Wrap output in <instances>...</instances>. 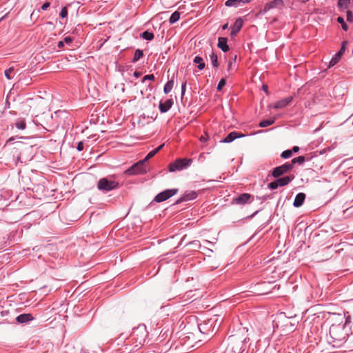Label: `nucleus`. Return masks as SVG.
<instances>
[{"instance_id": "obj_1", "label": "nucleus", "mask_w": 353, "mask_h": 353, "mask_svg": "<svg viewBox=\"0 0 353 353\" xmlns=\"http://www.w3.org/2000/svg\"><path fill=\"white\" fill-rule=\"evenodd\" d=\"M245 332H248V330L243 327L236 334L230 336L228 338V350L232 353H243L247 348V343L250 341V338L245 334Z\"/></svg>"}, {"instance_id": "obj_2", "label": "nucleus", "mask_w": 353, "mask_h": 353, "mask_svg": "<svg viewBox=\"0 0 353 353\" xmlns=\"http://www.w3.org/2000/svg\"><path fill=\"white\" fill-rule=\"evenodd\" d=\"M345 325L340 324H332L329 330L327 341L333 347H339L345 341L347 334L344 331Z\"/></svg>"}, {"instance_id": "obj_3", "label": "nucleus", "mask_w": 353, "mask_h": 353, "mask_svg": "<svg viewBox=\"0 0 353 353\" xmlns=\"http://www.w3.org/2000/svg\"><path fill=\"white\" fill-rule=\"evenodd\" d=\"M112 177H114V176L100 179L97 183L98 190L103 192H110L119 188V183L117 181L112 180L111 179Z\"/></svg>"}, {"instance_id": "obj_4", "label": "nucleus", "mask_w": 353, "mask_h": 353, "mask_svg": "<svg viewBox=\"0 0 353 353\" xmlns=\"http://www.w3.org/2000/svg\"><path fill=\"white\" fill-rule=\"evenodd\" d=\"M148 334V332L146 330L145 325L141 324L133 329L130 337L132 338V340L135 341V343L139 345H142L144 343Z\"/></svg>"}, {"instance_id": "obj_5", "label": "nucleus", "mask_w": 353, "mask_h": 353, "mask_svg": "<svg viewBox=\"0 0 353 353\" xmlns=\"http://www.w3.org/2000/svg\"><path fill=\"white\" fill-rule=\"evenodd\" d=\"M192 163V159H176L174 162L168 165V170L171 172L180 171L188 168Z\"/></svg>"}, {"instance_id": "obj_6", "label": "nucleus", "mask_w": 353, "mask_h": 353, "mask_svg": "<svg viewBox=\"0 0 353 353\" xmlns=\"http://www.w3.org/2000/svg\"><path fill=\"white\" fill-rule=\"evenodd\" d=\"M144 164L145 163L141 160H140L136 163H134L128 169H127L125 171V174L129 176L144 174L147 172Z\"/></svg>"}, {"instance_id": "obj_7", "label": "nucleus", "mask_w": 353, "mask_h": 353, "mask_svg": "<svg viewBox=\"0 0 353 353\" xmlns=\"http://www.w3.org/2000/svg\"><path fill=\"white\" fill-rule=\"evenodd\" d=\"M292 170V164H290L289 162H286L281 165L274 168L272 170L271 174L274 178H279L281 176L283 175L284 174L289 172Z\"/></svg>"}, {"instance_id": "obj_8", "label": "nucleus", "mask_w": 353, "mask_h": 353, "mask_svg": "<svg viewBox=\"0 0 353 353\" xmlns=\"http://www.w3.org/2000/svg\"><path fill=\"white\" fill-rule=\"evenodd\" d=\"M177 188L167 189L164 191L159 193L154 199V201L157 203H161L165 201L175 195L178 192Z\"/></svg>"}, {"instance_id": "obj_9", "label": "nucleus", "mask_w": 353, "mask_h": 353, "mask_svg": "<svg viewBox=\"0 0 353 353\" xmlns=\"http://www.w3.org/2000/svg\"><path fill=\"white\" fill-rule=\"evenodd\" d=\"M254 200V196L249 193H243L232 199V203L236 205H245L250 203Z\"/></svg>"}, {"instance_id": "obj_10", "label": "nucleus", "mask_w": 353, "mask_h": 353, "mask_svg": "<svg viewBox=\"0 0 353 353\" xmlns=\"http://www.w3.org/2000/svg\"><path fill=\"white\" fill-rule=\"evenodd\" d=\"M284 6V2L283 0H273L266 3L263 8L265 12L274 8L281 9Z\"/></svg>"}, {"instance_id": "obj_11", "label": "nucleus", "mask_w": 353, "mask_h": 353, "mask_svg": "<svg viewBox=\"0 0 353 353\" xmlns=\"http://www.w3.org/2000/svg\"><path fill=\"white\" fill-rule=\"evenodd\" d=\"M198 194L195 191H186L184 194L176 201L174 204L178 205L184 201L194 200L197 197Z\"/></svg>"}, {"instance_id": "obj_12", "label": "nucleus", "mask_w": 353, "mask_h": 353, "mask_svg": "<svg viewBox=\"0 0 353 353\" xmlns=\"http://www.w3.org/2000/svg\"><path fill=\"white\" fill-rule=\"evenodd\" d=\"M243 25V21L241 17L236 19L234 25L231 27L230 36L234 37L236 36L238 32L241 30Z\"/></svg>"}, {"instance_id": "obj_13", "label": "nucleus", "mask_w": 353, "mask_h": 353, "mask_svg": "<svg viewBox=\"0 0 353 353\" xmlns=\"http://www.w3.org/2000/svg\"><path fill=\"white\" fill-rule=\"evenodd\" d=\"M245 136V135L244 134L241 133V132H238L234 131V132H230L227 135V137L225 138H224L223 139L221 140L220 142L221 143H228L232 142L236 139L241 138V137H243Z\"/></svg>"}, {"instance_id": "obj_14", "label": "nucleus", "mask_w": 353, "mask_h": 353, "mask_svg": "<svg viewBox=\"0 0 353 353\" xmlns=\"http://www.w3.org/2000/svg\"><path fill=\"white\" fill-rule=\"evenodd\" d=\"M212 325V323L210 320L206 321H203V323H201L198 325V328L199 331L204 334H209L210 332H212L211 330V327Z\"/></svg>"}, {"instance_id": "obj_15", "label": "nucleus", "mask_w": 353, "mask_h": 353, "mask_svg": "<svg viewBox=\"0 0 353 353\" xmlns=\"http://www.w3.org/2000/svg\"><path fill=\"white\" fill-rule=\"evenodd\" d=\"M251 1V0H227L225 2V6L226 7H234L237 8L239 6H244L246 3H248Z\"/></svg>"}, {"instance_id": "obj_16", "label": "nucleus", "mask_w": 353, "mask_h": 353, "mask_svg": "<svg viewBox=\"0 0 353 353\" xmlns=\"http://www.w3.org/2000/svg\"><path fill=\"white\" fill-rule=\"evenodd\" d=\"M292 97H288L284 98L272 105V108L274 109H281L288 105L292 101Z\"/></svg>"}, {"instance_id": "obj_17", "label": "nucleus", "mask_w": 353, "mask_h": 353, "mask_svg": "<svg viewBox=\"0 0 353 353\" xmlns=\"http://www.w3.org/2000/svg\"><path fill=\"white\" fill-rule=\"evenodd\" d=\"M294 179V175L285 176L276 178V181L279 187L285 186L289 184Z\"/></svg>"}, {"instance_id": "obj_18", "label": "nucleus", "mask_w": 353, "mask_h": 353, "mask_svg": "<svg viewBox=\"0 0 353 353\" xmlns=\"http://www.w3.org/2000/svg\"><path fill=\"white\" fill-rule=\"evenodd\" d=\"M217 47L224 52H228L230 50L228 44V38L223 37H219Z\"/></svg>"}, {"instance_id": "obj_19", "label": "nucleus", "mask_w": 353, "mask_h": 353, "mask_svg": "<svg viewBox=\"0 0 353 353\" xmlns=\"http://www.w3.org/2000/svg\"><path fill=\"white\" fill-rule=\"evenodd\" d=\"M173 101L172 99H167L165 102H160L159 110L161 113L167 112L172 106Z\"/></svg>"}, {"instance_id": "obj_20", "label": "nucleus", "mask_w": 353, "mask_h": 353, "mask_svg": "<svg viewBox=\"0 0 353 353\" xmlns=\"http://www.w3.org/2000/svg\"><path fill=\"white\" fill-rule=\"evenodd\" d=\"M305 199V194L303 192L298 193L294 200L293 205L295 208H299L301 207Z\"/></svg>"}, {"instance_id": "obj_21", "label": "nucleus", "mask_w": 353, "mask_h": 353, "mask_svg": "<svg viewBox=\"0 0 353 353\" xmlns=\"http://www.w3.org/2000/svg\"><path fill=\"white\" fill-rule=\"evenodd\" d=\"M33 319L34 318L31 314L27 313L19 315L16 320L19 323H24L33 320Z\"/></svg>"}, {"instance_id": "obj_22", "label": "nucleus", "mask_w": 353, "mask_h": 353, "mask_svg": "<svg viewBox=\"0 0 353 353\" xmlns=\"http://www.w3.org/2000/svg\"><path fill=\"white\" fill-rule=\"evenodd\" d=\"M164 143L160 145L157 148L152 150L150 151L145 157V159H142L141 161L145 163L146 161H148L150 159L152 158L156 154H157L163 147Z\"/></svg>"}, {"instance_id": "obj_23", "label": "nucleus", "mask_w": 353, "mask_h": 353, "mask_svg": "<svg viewBox=\"0 0 353 353\" xmlns=\"http://www.w3.org/2000/svg\"><path fill=\"white\" fill-rule=\"evenodd\" d=\"M193 62L197 64V68L200 70H203L205 67V63L203 61V59L200 56H196L194 58Z\"/></svg>"}, {"instance_id": "obj_24", "label": "nucleus", "mask_w": 353, "mask_h": 353, "mask_svg": "<svg viewBox=\"0 0 353 353\" xmlns=\"http://www.w3.org/2000/svg\"><path fill=\"white\" fill-rule=\"evenodd\" d=\"M14 125L19 130H25L26 128V123L24 119L19 118L16 120Z\"/></svg>"}, {"instance_id": "obj_25", "label": "nucleus", "mask_w": 353, "mask_h": 353, "mask_svg": "<svg viewBox=\"0 0 353 353\" xmlns=\"http://www.w3.org/2000/svg\"><path fill=\"white\" fill-rule=\"evenodd\" d=\"M174 83V79L172 78L171 80L168 81L165 84L164 88H163V92H165V94H168L169 92H171V90L173 88Z\"/></svg>"}, {"instance_id": "obj_26", "label": "nucleus", "mask_w": 353, "mask_h": 353, "mask_svg": "<svg viewBox=\"0 0 353 353\" xmlns=\"http://www.w3.org/2000/svg\"><path fill=\"white\" fill-rule=\"evenodd\" d=\"M141 37L147 41H152L154 38V34L149 30H145L141 33Z\"/></svg>"}, {"instance_id": "obj_27", "label": "nucleus", "mask_w": 353, "mask_h": 353, "mask_svg": "<svg viewBox=\"0 0 353 353\" xmlns=\"http://www.w3.org/2000/svg\"><path fill=\"white\" fill-rule=\"evenodd\" d=\"M179 19H180V12L178 11H175L171 14V16L169 19V23L170 24H173V23H176L177 21H179Z\"/></svg>"}, {"instance_id": "obj_28", "label": "nucleus", "mask_w": 353, "mask_h": 353, "mask_svg": "<svg viewBox=\"0 0 353 353\" xmlns=\"http://www.w3.org/2000/svg\"><path fill=\"white\" fill-rule=\"evenodd\" d=\"M275 119H267V120H263L260 121L259 126L261 128H265L268 126H270L274 123Z\"/></svg>"}, {"instance_id": "obj_29", "label": "nucleus", "mask_w": 353, "mask_h": 353, "mask_svg": "<svg viewBox=\"0 0 353 353\" xmlns=\"http://www.w3.org/2000/svg\"><path fill=\"white\" fill-rule=\"evenodd\" d=\"M143 56V50H140V49H137L134 52V57L132 60V63H136L137 61H138L140 58H141Z\"/></svg>"}, {"instance_id": "obj_30", "label": "nucleus", "mask_w": 353, "mask_h": 353, "mask_svg": "<svg viewBox=\"0 0 353 353\" xmlns=\"http://www.w3.org/2000/svg\"><path fill=\"white\" fill-rule=\"evenodd\" d=\"M210 58L212 65H213V67L218 68L219 64L218 62L217 54L214 52H212V54L210 55Z\"/></svg>"}, {"instance_id": "obj_31", "label": "nucleus", "mask_w": 353, "mask_h": 353, "mask_svg": "<svg viewBox=\"0 0 353 353\" xmlns=\"http://www.w3.org/2000/svg\"><path fill=\"white\" fill-rule=\"evenodd\" d=\"M305 161V158L304 156H299L298 157H296V158H294L291 163H290V164H292V168H294V164H302L303 163H304Z\"/></svg>"}, {"instance_id": "obj_32", "label": "nucleus", "mask_w": 353, "mask_h": 353, "mask_svg": "<svg viewBox=\"0 0 353 353\" xmlns=\"http://www.w3.org/2000/svg\"><path fill=\"white\" fill-rule=\"evenodd\" d=\"M350 4V0H339L338 6L340 9H346Z\"/></svg>"}, {"instance_id": "obj_33", "label": "nucleus", "mask_w": 353, "mask_h": 353, "mask_svg": "<svg viewBox=\"0 0 353 353\" xmlns=\"http://www.w3.org/2000/svg\"><path fill=\"white\" fill-rule=\"evenodd\" d=\"M70 6V4H68V6H64L61 8V12L59 13V17L61 18V19H65V18H67L68 17V6Z\"/></svg>"}, {"instance_id": "obj_34", "label": "nucleus", "mask_w": 353, "mask_h": 353, "mask_svg": "<svg viewBox=\"0 0 353 353\" xmlns=\"http://www.w3.org/2000/svg\"><path fill=\"white\" fill-rule=\"evenodd\" d=\"M337 21L340 24H341V27H342L343 30H344L345 31H347L348 30V26H347V23L345 22L344 19L342 17H339L337 18Z\"/></svg>"}, {"instance_id": "obj_35", "label": "nucleus", "mask_w": 353, "mask_h": 353, "mask_svg": "<svg viewBox=\"0 0 353 353\" xmlns=\"http://www.w3.org/2000/svg\"><path fill=\"white\" fill-rule=\"evenodd\" d=\"M292 155V150H286L281 154V157L282 159H286L291 157Z\"/></svg>"}, {"instance_id": "obj_36", "label": "nucleus", "mask_w": 353, "mask_h": 353, "mask_svg": "<svg viewBox=\"0 0 353 353\" xmlns=\"http://www.w3.org/2000/svg\"><path fill=\"white\" fill-rule=\"evenodd\" d=\"M14 67H10L8 70H5V76L8 79H12V73L14 72Z\"/></svg>"}, {"instance_id": "obj_37", "label": "nucleus", "mask_w": 353, "mask_h": 353, "mask_svg": "<svg viewBox=\"0 0 353 353\" xmlns=\"http://www.w3.org/2000/svg\"><path fill=\"white\" fill-rule=\"evenodd\" d=\"M341 57V56L340 54H337V53H336V54H335V57H333V58L331 59V61H330V66H333V65H334L335 64H336V63H338V61H339V59H340Z\"/></svg>"}, {"instance_id": "obj_38", "label": "nucleus", "mask_w": 353, "mask_h": 353, "mask_svg": "<svg viewBox=\"0 0 353 353\" xmlns=\"http://www.w3.org/2000/svg\"><path fill=\"white\" fill-rule=\"evenodd\" d=\"M155 80V77L154 74H147V75H145L142 79H141V82L142 83H145V81H154Z\"/></svg>"}, {"instance_id": "obj_39", "label": "nucleus", "mask_w": 353, "mask_h": 353, "mask_svg": "<svg viewBox=\"0 0 353 353\" xmlns=\"http://www.w3.org/2000/svg\"><path fill=\"white\" fill-rule=\"evenodd\" d=\"M225 84H226V81H225V79H223V78H222V79L219 81V83H218V85H217V87H216V90H217V91H221V90L223 89V88L225 85Z\"/></svg>"}, {"instance_id": "obj_40", "label": "nucleus", "mask_w": 353, "mask_h": 353, "mask_svg": "<svg viewBox=\"0 0 353 353\" xmlns=\"http://www.w3.org/2000/svg\"><path fill=\"white\" fill-rule=\"evenodd\" d=\"M279 187V186L278 185L276 179L268 184V188L270 190H275V189L278 188Z\"/></svg>"}, {"instance_id": "obj_41", "label": "nucleus", "mask_w": 353, "mask_h": 353, "mask_svg": "<svg viewBox=\"0 0 353 353\" xmlns=\"http://www.w3.org/2000/svg\"><path fill=\"white\" fill-rule=\"evenodd\" d=\"M347 21L352 22L353 21V13L352 11H347Z\"/></svg>"}, {"instance_id": "obj_42", "label": "nucleus", "mask_w": 353, "mask_h": 353, "mask_svg": "<svg viewBox=\"0 0 353 353\" xmlns=\"http://www.w3.org/2000/svg\"><path fill=\"white\" fill-rule=\"evenodd\" d=\"M39 12H40V10H37V11L34 10L30 15L31 19L38 18Z\"/></svg>"}, {"instance_id": "obj_43", "label": "nucleus", "mask_w": 353, "mask_h": 353, "mask_svg": "<svg viewBox=\"0 0 353 353\" xmlns=\"http://www.w3.org/2000/svg\"><path fill=\"white\" fill-rule=\"evenodd\" d=\"M208 138H209V136H208V133L205 132L204 135H203L200 137L199 140L201 142L205 143L207 141Z\"/></svg>"}, {"instance_id": "obj_44", "label": "nucleus", "mask_w": 353, "mask_h": 353, "mask_svg": "<svg viewBox=\"0 0 353 353\" xmlns=\"http://www.w3.org/2000/svg\"><path fill=\"white\" fill-rule=\"evenodd\" d=\"M345 43H346V42H345V41H344V42H343V43H342L341 48V49H340L339 52L337 53V54H340L341 56L342 55V54H343V53L345 52Z\"/></svg>"}, {"instance_id": "obj_45", "label": "nucleus", "mask_w": 353, "mask_h": 353, "mask_svg": "<svg viewBox=\"0 0 353 353\" xmlns=\"http://www.w3.org/2000/svg\"><path fill=\"white\" fill-rule=\"evenodd\" d=\"M63 41H64V43L70 44L72 42L73 39L70 37H65Z\"/></svg>"}, {"instance_id": "obj_46", "label": "nucleus", "mask_w": 353, "mask_h": 353, "mask_svg": "<svg viewBox=\"0 0 353 353\" xmlns=\"http://www.w3.org/2000/svg\"><path fill=\"white\" fill-rule=\"evenodd\" d=\"M185 87H186V81H184L182 83V85H181V98H183V97L185 94Z\"/></svg>"}, {"instance_id": "obj_47", "label": "nucleus", "mask_w": 353, "mask_h": 353, "mask_svg": "<svg viewBox=\"0 0 353 353\" xmlns=\"http://www.w3.org/2000/svg\"><path fill=\"white\" fill-rule=\"evenodd\" d=\"M77 150L79 152L83 150V143L82 141H79L77 143Z\"/></svg>"}, {"instance_id": "obj_48", "label": "nucleus", "mask_w": 353, "mask_h": 353, "mask_svg": "<svg viewBox=\"0 0 353 353\" xmlns=\"http://www.w3.org/2000/svg\"><path fill=\"white\" fill-rule=\"evenodd\" d=\"M50 6V2H45L41 7L42 10H46Z\"/></svg>"}, {"instance_id": "obj_49", "label": "nucleus", "mask_w": 353, "mask_h": 353, "mask_svg": "<svg viewBox=\"0 0 353 353\" xmlns=\"http://www.w3.org/2000/svg\"><path fill=\"white\" fill-rule=\"evenodd\" d=\"M65 46V43H64V41H59L58 43H57V47L59 49H61L64 47Z\"/></svg>"}, {"instance_id": "obj_50", "label": "nucleus", "mask_w": 353, "mask_h": 353, "mask_svg": "<svg viewBox=\"0 0 353 353\" xmlns=\"http://www.w3.org/2000/svg\"><path fill=\"white\" fill-rule=\"evenodd\" d=\"M141 74H142L141 72L137 71V70L134 71L133 73V76L136 78L140 77L141 76Z\"/></svg>"}, {"instance_id": "obj_51", "label": "nucleus", "mask_w": 353, "mask_h": 353, "mask_svg": "<svg viewBox=\"0 0 353 353\" xmlns=\"http://www.w3.org/2000/svg\"><path fill=\"white\" fill-rule=\"evenodd\" d=\"M291 150H292V152H298L299 151V147L294 146Z\"/></svg>"}, {"instance_id": "obj_52", "label": "nucleus", "mask_w": 353, "mask_h": 353, "mask_svg": "<svg viewBox=\"0 0 353 353\" xmlns=\"http://www.w3.org/2000/svg\"><path fill=\"white\" fill-rule=\"evenodd\" d=\"M17 148H21L22 146H24V145L22 142H17Z\"/></svg>"}, {"instance_id": "obj_53", "label": "nucleus", "mask_w": 353, "mask_h": 353, "mask_svg": "<svg viewBox=\"0 0 353 353\" xmlns=\"http://www.w3.org/2000/svg\"><path fill=\"white\" fill-rule=\"evenodd\" d=\"M258 212H259V210H256L253 214H252L250 216H249L248 217V218H253Z\"/></svg>"}, {"instance_id": "obj_54", "label": "nucleus", "mask_w": 353, "mask_h": 353, "mask_svg": "<svg viewBox=\"0 0 353 353\" xmlns=\"http://www.w3.org/2000/svg\"><path fill=\"white\" fill-rule=\"evenodd\" d=\"M228 28V23H225L222 26V29L223 30H226L227 28Z\"/></svg>"}, {"instance_id": "obj_55", "label": "nucleus", "mask_w": 353, "mask_h": 353, "mask_svg": "<svg viewBox=\"0 0 353 353\" xmlns=\"http://www.w3.org/2000/svg\"><path fill=\"white\" fill-rule=\"evenodd\" d=\"M14 139V137H11V138H10V139L7 141V143H7V144H8V143H11Z\"/></svg>"}, {"instance_id": "obj_56", "label": "nucleus", "mask_w": 353, "mask_h": 353, "mask_svg": "<svg viewBox=\"0 0 353 353\" xmlns=\"http://www.w3.org/2000/svg\"><path fill=\"white\" fill-rule=\"evenodd\" d=\"M263 90L265 92H268V86H267V85H263Z\"/></svg>"}, {"instance_id": "obj_57", "label": "nucleus", "mask_w": 353, "mask_h": 353, "mask_svg": "<svg viewBox=\"0 0 353 353\" xmlns=\"http://www.w3.org/2000/svg\"><path fill=\"white\" fill-rule=\"evenodd\" d=\"M232 61H230V62H229V63H228V70L230 68V67H231V65H232Z\"/></svg>"}, {"instance_id": "obj_58", "label": "nucleus", "mask_w": 353, "mask_h": 353, "mask_svg": "<svg viewBox=\"0 0 353 353\" xmlns=\"http://www.w3.org/2000/svg\"><path fill=\"white\" fill-rule=\"evenodd\" d=\"M236 59V55H234V57L233 58V60L235 61Z\"/></svg>"}, {"instance_id": "obj_59", "label": "nucleus", "mask_w": 353, "mask_h": 353, "mask_svg": "<svg viewBox=\"0 0 353 353\" xmlns=\"http://www.w3.org/2000/svg\"><path fill=\"white\" fill-rule=\"evenodd\" d=\"M261 285H267V283H266L265 282H264V283H263Z\"/></svg>"}, {"instance_id": "obj_60", "label": "nucleus", "mask_w": 353, "mask_h": 353, "mask_svg": "<svg viewBox=\"0 0 353 353\" xmlns=\"http://www.w3.org/2000/svg\"><path fill=\"white\" fill-rule=\"evenodd\" d=\"M268 292H269V291L263 292H262L261 294H266V293H268Z\"/></svg>"}, {"instance_id": "obj_61", "label": "nucleus", "mask_w": 353, "mask_h": 353, "mask_svg": "<svg viewBox=\"0 0 353 353\" xmlns=\"http://www.w3.org/2000/svg\"><path fill=\"white\" fill-rule=\"evenodd\" d=\"M347 319L345 320V324H347Z\"/></svg>"}, {"instance_id": "obj_62", "label": "nucleus", "mask_w": 353, "mask_h": 353, "mask_svg": "<svg viewBox=\"0 0 353 353\" xmlns=\"http://www.w3.org/2000/svg\"><path fill=\"white\" fill-rule=\"evenodd\" d=\"M347 319L345 320V324H347Z\"/></svg>"}]
</instances>
